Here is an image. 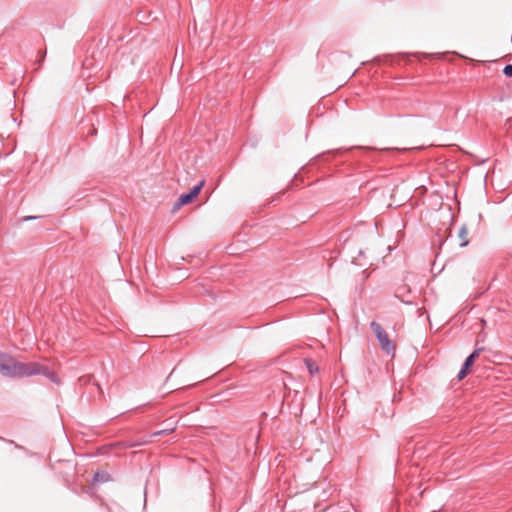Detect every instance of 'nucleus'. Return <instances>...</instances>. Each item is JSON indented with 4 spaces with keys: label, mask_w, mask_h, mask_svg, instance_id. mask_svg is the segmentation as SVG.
I'll return each instance as SVG.
<instances>
[{
    "label": "nucleus",
    "mask_w": 512,
    "mask_h": 512,
    "mask_svg": "<svg viewBox=\"0 0 512 512\" xmlns=\"http://www.w3.org/2000/svg\"><path fill=\"white\" fill-rule=\"evenodd\" d=\"M35 375H44L51 382L55 384H60L61 380L59 376L49 367L38 363V362H21L16 359L13 360L12 368L10 371V378H24L31 377Z\"/></svg>",
    "instance_id": "obj_1"
},
{
    "label": "nucleus",
    "mask_w": 512,
    "mask_h": 512,
    "mask_svg": "<svg viewBox=\"0 0 512 512\" xmlns=\"http://www.w3.org/2000/svg\"><path fill=\"white\" fill-rule=\"evenodd\" d=\"M370 327L375 334L382 350L387 354L393 355L395 353V344L389 339L387 332L376 321H372Z\"/></svg>",
    "instance_id": "obj_2"
},
{
    "label": "nucleus",
    "mask_w": 512,
    "mask_h": 512,
    "mask_svg": "<svg viewBox=\"0 0 512 512\" xmlns=\"http://www.w3.org/2000/svg\"><path fill=\"white\" fill-rule=\"evenodd\" d=\"M204 186V181H201L198 185H196L189 193L182 194L178 200L175 202L173 206V211L179 210L182 206L191 203L200 193L202 187Z\"/></svg>",
    "instance_id": "obj_3"
},
{
    "label": "nucleus",
    "mask_w": 512,
    "mask_h": 512,
    "mask_svg": "<svg viewBox=\"0 0 512 512\" xmlns=\"http://www.w3.org/2000/svg\"><path fill=\"white\" fill-rule=\"evenodd\" d=\"M14 358L6 353L0 352V373L9 377Z\"/></svg>",
    "instance_id": "obj_4"
},
{
    "label": "nucleus",
    "mask_w": 512,
    "mask_h": 512,
    "mask_svg": "<svg viewBox=\"0 0 512 512\" xmlns=\"http://www.w3.org/2000/svg\"><path fill=\"white\" fill-rule=\"evenodd\" d=\"M482 348L475 349L465 360L463 366H465V369H470L473 364L475 363V360L478 358L480 353L482 352Z\"/></svg>",
    "instance_id": "obj_5"
},
{
    "label": "nucleus",
    "mask_w": 512,
    "mask_h": 512,
    "mask_svg": "<svg viewBox=\"0 0 512 512\" xmlns=\"http://www.w3.org/2000/svg\"><path fill=\"white\" fill-rule=\"evenodd\" d=\"M110 480V475L107 472H96L94 475V482L104 483Z\"/></svg>",
    "instance_id": "obj_6"
},
{
    "label": "nucleus",
    "mask_w": 512,
    "mask_h": 512,
    "mask_svg": "<svg viewBox=\"0 0 512 512\" xmlns=\"http://www.w3.org/2000/svg\"><path fill=\"white\" fill-rule=\"evenodd\" d=\"M306 367L311 375L318 372V366L311 359H305Z\"/></svg>",
    "instance_id": "obj_7"
},
{
    "label": "nucleus",
    "mask_w": 512,
    "mask_h": 512,
    "mask_svg": "<svg viewBox=\"0 0 512 512\" xmlns=\"http://www.w3.org/2000/svg\"><path fill=\"white\" fill-rule=\"evenodd\" d=\"M467 234H468L467 229L465 227L461 228V230L459 232V236L462 239L461 246H466L468 244V241L466 240Z\"/></svg>",
    "instance_id": "obj_8"
},
{
    "label": "nucleus",
    "mask_w": 512,
    "mask_h": 512,
    "mask_svg": "<svg viewBox=\"0 0 512 512\" xmlns=\"http://www.w3.org/2000/svg\"><path fill=\"white\" fill-rule=\"evenodd\" d=\"M468 373H469V370L465 369V366H462L461 370L459 371V373L457 375V379L459 381H461L462 379H464L467 376Z\"/></svg>",
    "instance_id": "obj_9"
},
{
    "label": "nucleus",
    "mask_w": 512,
    "mask_h": 512,
    "mask_svg": "<svg viewBox=\"0 0 512 512\" xmlns=\"http://www.w3.org/2000/svg\"><path fill=\"white\" fill-rule=\"evenodd\" d=\"M395 296L399 298L403 303L405 304H412V300L406 299L403 294L400 293V290L398 289Z\"/></svg>",
    "instance_id": "obj_10"
},
{
    "label": "nucleus",
    "mask_w": 512,
    "mask_h": 512,
    "mask_svg": "<svg viewBox=\"0 0 512 512\" xmlns=\"http://www.w3.org/2000/svg\"><path fill=\"white\" fill-rule=\"evenodd\" d=\"M503 73L507 76V77H512V65L509 64V65H506L503 69Z\"/></svg>",
    "instance_id": "obj_11"
},
{
    "label": "nucleus",
    "mask_w": 512,
    "mask_h": 512,
    "mask_svg": "<svg viewBox=\"0 0 512 512\" xmlns=\"http://www.w3.org/2000/svg\"><path fill=\"white\" fill-rule=\"evenodd\" d=\"M143 444H145L144 441H142V442H127L126 446L127 447H136V446H141Z\"/></svg>",
    "instance_id": "obj_12"
},
{
    "label": "nucleus",
    "mask_w": 512,
    "mask_h": 512,
    "mask_svg": "<svg viewBox=\"0 0 512 512\" xmlns=\"http://www.w3.org/2000/svg\"><path fill=\"white\" fill-rule=\"evenodd\" d=\"M173 373H174V370L169 374V376L167 377V380H169L172 377Z\"/></svg>",
    "instance_id": "obj_13"
},
{
    "label": "nucleus",
    "mask_w": 512,
    "mask_h": 512,
    "mask_svg": "<svg viewBox=\"0 0 512 512\" xmlns=\"http://www.w3.org/2000/svg\"><path fill=\"white\" fill-rule=\"evenodd\" d=\"M31 219H34V217H27V218H25V220H31Z\"/></svg>",
    "instance_id": "obj_14"
},
{
    "label": "nucleus",
    "mask_w": 512,
    "mask_h": 512,
    "mask_svg": "<svg viewBox=\"0 0 512 512\" xmlns=\"http://www.w3.org/2000/svg\"><path fill=\"white\" fill-rule=\"evenodd\" d=\"M41 62H42V59H40V60L38 61V66H40V65H41Z\"/></svg>",
    "instance_id": "obj_15"
}]
</instances>
